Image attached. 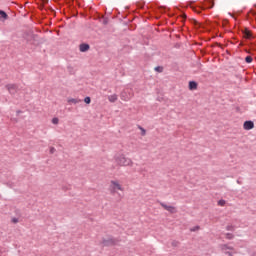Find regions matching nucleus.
<instances>
[{"mask_svg":"<svg viewBox=\"0 0 256 256\" xmlns=\"http://www.w3.org/2000/svg\"><path fill=\"white\" fill-rule=\"evenodd\" d=\"M189 89H190V91H195V89H197V82L190 81L189 82Z\"/></svg>","mask_w":256,"mask_h":256,"instance_id":"nucleus-10","label":"nucleus"},{"mask_svg":"<svg viewBox=\"0 0 256 256\" xmlns=\"http://www.w3.org/2000/svg\"><path fill=\"white\" fill-rule=\"evenodd\" d=\"M117 99H118L117 94H113V95L108 96V101L110 103H115V101H117Z\"/></svg>","mask_w":256,"mask_h":256,"instance_id":"nucleus-11","label":"nucleus"},{"mask_svg":"<svg viewBox=\"0 0 256 256\" xmlns=\"http://www.w3.org/2000/svg\"><path fill=\"white\" fill-rule=\"evenodd\" d=\"M140 130H141V135H145V133H146V131H145V129L143 128V127H140Z\"/></svg>","mask_w":256,"mask_h":256,"instance_id":"nucleus-21","label":"nucleus"},{"mask_svg":"<svg viewBox=\"0 0 256 256\" xmlns=\"http://www.w3.org/2000/svg\"><path fill=\"white\" fill-rule=\"evenodd\" d=\"M237 252L235 251V249H233V247H229L226 246V250H225V254L228 256H233L235 255Z\"/></svg>","mask_w":256,"mask_h":256,"instance_id":"nucleus-7","label":"nucleus"},{"mask_svg":"<svg viewBox=\"0 0 256 256\" xmlns=\"http://www.w3.org/2000/svg\"><path fill=\"white\" fill-rule=\"evenodd\" d=\"M89 49V44H81L80 45V51L81 53H86V51Z\"/></svg>","mask_w":256,"mask_h":256,"instance_id":"nucleus-12","label":"nucleus"},{"mask_svg":"<svg viewBox=\"0 0 256 256\" xmlns=\"http://www.w3.org/2000/svg\"><path fill=\"white\" fill-rule=\"evenodd\" d=\"M246 63H253V58L251 56H247L245 58Z\"/></svg>","mask_w":256,"mask_h":256,"instance_id":"nucleus-15","label":"nucleus"},{"mask_svg":"<svg viewBox=\"0 0 256 256\" xmlns=\"http://www.w3.org/2000/svg\"><path fill=\"white\" fill-rule=\"evenodd\" d=\"M111 193H118V191H124L123 186L118 181L112 180L110 183Z\"/></svg>","mask_w":256,"mask_h":256,"instance_id":"nucleus-2","label":"nucleus"},{"mask_svg":"<svg viewBox=\"0 0 256 256\" xmlns=\"http://www.w3.org/2000/svg\"><path fill=\"white\" fill-rule=\"evenodd\" d=\"M67 101L69 105H77L81 103V99H78V98H68Z\"/></svg>","mask_w":256,"mask_h":256,"instance_id":"nucleus-8","label":"nucleus"},{"mask_svg":"<svg viewBox=\"0 0 256 256\" xmlns=\"http://www.w3.org/2000/svg\"><path fill=\"white\" fill-rule=\"evenodd\" d=\"M190 231H192V232L199 231V226L190 228Z\"/></svg>","mask_w":256,"mask_h":256,"instance_id":"nucleus-19","label":"nucleus"},{"mask_svg":"<svg viewBox=\"0 0 256 256\" xmlns=\"http://www.w3.org/2000/svg\"><path fill=\"white\" fill-rule=\"evenodd\" d=\"M17 221H18L17 218L13 219V223H17Z\"/></svg>","mask_w":256,"mask_h":256,"instance_id":"nucleus-23","label":"nucleus"},{"mask_svg":"<svg viewBox=\"0 0 256 256\" xmlns=\"http://www.w3.org/2000/svg\"><path fill=\"white\" fill-rule=\"evenodd\" d=\"M155 71H158L159 73H161L163 71V68L162 67H156Z\"/></svg>","mask_w":256,"mask_h":256,"instance_id":"nucleus-20","label":"nucleus"},{"mask_svg":"<svg viewBox=\"0 0 256 256\" xmlns=\"http://www.w3.org/2000/svg\"><path fill=\"white\" fill-rule=\"evenodd\" d=\"M122 101H129L133 97V92L130 89H125L120 95Z\"/></svg>","mask_w":256,"mask_h":256,"instance_id":"nucleus-3","label":"nucleus"},{"mask_svg":"<svg viewBox=\"0 0 256 256\" xmlns=\"http://www.w3.org/2000/svg\"><path fill=\"white\" fill-rule=\"evenodd\" d=\"M243 35L245 39H251V31H249L248 29L244 30Z\"/></svg>","mask_w":256,"mask_h":256,"instance_id":"nucleus-13","label":"nucleus"},{"mask_svg":"<svg viewBox=\"0 0 256 256\" xmlns=\"http://www.w3.org/2000/svg\"><path fill=\"white\" fill-rule=\"evenodd\" d=\"M84 103H86L87 105H89V103H91V98L90 97H86L84 99Z\"/></svg>","mask_w":256,"mask_h":256,"instance_id":"nucleus-17","label":"nucleus"},{"mask_svg":"<svg viewBox=\"0 0 256 256\" xmlns=\"http://www.w3.org/2000/svg\"><path fill=\"white\" fill-rule=\"evenodd\" d=\"M50 153H55V148L54 147L50 148Z\"/></svg>","mask_w":256,"mask_h":256,"instance_id":"nucleus-22","label":"nucleus"},{"mask_svg":"<svg viewBox=\"0 0 256 256\" xmlns=\"http://www.w3.org/2000/svg\"><path fill=\"white\" fill-rule=\"evenodd\" d=\"M7 19V13L3 10H0V20Z\"/></svg>","mask_w":256,"mask_h":256,"instance_id":"nucleus-14","label":"nucleus"},{"mask_svg":"<svg viewBox=\"0 0 256 256\" xmlns=\"http://www.w3.org/2000/svg\"><path fill=\"white\" fill-rule=\"evenodd\" d=\"M226 230L229 231L225 234L226 239H234L235 234H233V232L235 231V227L233 225H228Z\"/></svg>","mask_w":256,"mask_h":256,"instance_id":"nucleus-4","label":"nucleus"},{"mask_svg":"<svg viewBox=\"0 0 256 256\" xmlns=\"http://www.w3.org/2000/svg\"><path fill=\"white\" fill-rule=\"evenodd\" d=\"M218 205H220V207H225V200H220Z\"/></svg>","mask_w":256,"mask_h":256,"instance_id":"nucleus-18","label":"nucleus"},{"mask_svg":"<svg viewBox=\"0 0 256 256\" xmlns=\"http://www.w3.org/2000/svg\"><path fill=\"white\" fill-rule=\"evenodd\" d=\"M52 123H53V125H58L59 124V118H53Z\"/></svg>","mask_w":256,"mask_h":256,"instance_id":"nucleus-16","label":"nucleus"},{"mask_svg":"<svg viewBox=\"0 0 256 256\" xmlns=\"http://www.w3.org/2000/svg\"><path fill=\"white\" fill-rule=\"evenodd\" d=\"M7 89H8V91H9V93H10L11 95H15V93H17V91H18L17 85H15V84H9V85L7 86Z\"/></svg>","mask_w":256,"mask_h":256,"instance_id":"nucleus-6","label":"nucleus"},{"mask_svg":"<svg viewBox=\"0 0 256 256\" xmlns=\"http://www.w3.org/2000/svg\"><path fill=\"white\" fill-rule=\"evenodd\" d=\"M243 127L246 131H251V129H253V127H255V124L253 123V121H246V122H244Z\"/></svg>","mask_w":256,"mask_h":256,"instance_id":"nucleus-5","label":"nucleus"},{"mask_svg":"<svg viewBox=\"0 0 256 256\" xmlns=\"http://www.w3.org/2000/svg\"><path fill=\"white\" fill-rule=\"evenodd\" d=\"M161 206L164 207L166 209V211H169V213H175L176 212L175 207H173V206H169L165 203H161Z\"/></svg>","mask_w":256,"mask_h":256,"instance_id":"nucleus-9","label":"nucleus"},{"mask_svg":"<svg viewBox=\"0 0 256 256\" xmlns=\"http://www.w3.org/2000/svg\"><path fill=\"white\" fill-rule=\"evenodd\" d=\"M115 161L120 167H129V165H133V161L130 158L125 157L123 154H117L115 156Z\"/></svg>","mask_w":256,"mask_h":256,"instance_id":"nucleus-1","label":"nucleus"}]
</instances>
